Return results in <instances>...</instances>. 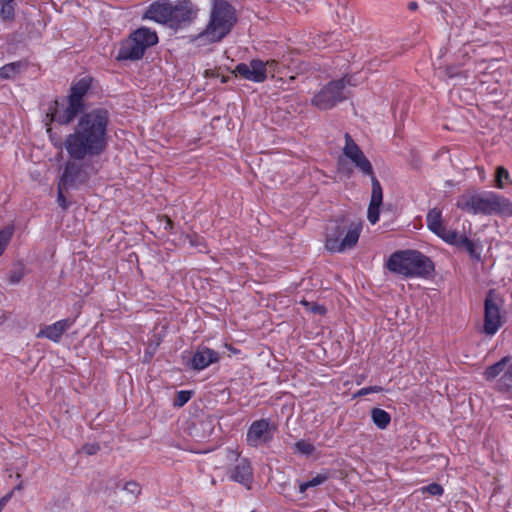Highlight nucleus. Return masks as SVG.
<instances>
[{
  "label": "nucleus",
  "mask_w": 512,
  "mask_h": 512,
  "mask_svg": "<svg viewBox=\"0 0 512 512\" xmlns=\"http://www.w3.org/2000/svg\"><path fill=\"white\" fill-rule=\"evenodd\" d=\"M501 324L500 309L495 302L493 293L490 291L485 299L483 332L492 336L498 331Z\"/></svg>",
  "instance_id": "obj_13"
},
{
  "label": "nucleus",
  "mask_w": 512,
  "mask_h": 512,
  "mask_svg": "<svg viewBox=\"0 0 512 512\" xmlns=\"http://www.w3.org/2000/svg\"><path fill=\"white\" fill-rule=\"evenodd\" d=\"M108 123L109 112L105 108H95L81 113L73 132L107 141Z\"/></svg>",
  "instance_id": "obj_7"
},
{
  "label": "nucleus",
  "mask_w": 512,
  "mask_h": 512,
  "mask_svg": "<svg viewBox=\"0 0 512 512\" xmlns=\"http://www.w3.org/2000/svg\"><path fill=\"white\" fill-rule=\"evenodd\" d=\"M230 477L232 480L249 487L253 478L252 468L249 461L245 458L238 459L236 465L231 471Z\"/></svg>",
  "instance_id": "obj_22"
},
{
  "label": "nucleus",
  "mask_w": 512,
  "mask_h": 512,
  "mask_svg": "<svg viewBox=\"0 0 512 512\" xmlns=\"http://www.w3.org/2000/svg\"><path fill=\"white\" fill-rule=\"evenodd\" d=\"M170 27H178L192 22L197 15V8L189 0L178 1L172 4Z\"/></svg>",
  "instance_id": "obj_15"
},
{
  "label": "nucleus",
  "mask_w": 512,
  "mask_h": 512,
  "mask_svg": "<svg viewBox=\"0 0 512 512\" xmlns=\"http://www.w3.org/2000/svg\"><path fill=\"white\" fill-rule=\"evenodd\" d=\"M124 489L125 491H127L128 493L132 494L134 497H136L137 495L140 494L141 492V487L138 483L134 482V481H129L125 484L124 486Z\"/></svg>",
  "instance_id": "obj_37"
},
{
  "label": "nucleus",
  "mask_w": 512,
  "mask_h": 512,
  "mask_svg": "<svg viewBox=\"0 0 512 512\" xmlns=\"http://www.w3.org/2000/svg\"><path fill=\"white\" fill-rule=\"evenodd\" d=\"M0 18L5 23H11L15 19L14 0H0Z\"/></svg>",
  "instance_id": "obj_26"
},
{
  "label": "nucleus",
  "mask_w": 512,
  "mask_h": 512,
  "mask_svg": "<svg viewBox=\"0 0 512 512\" xmlns=\"http://www.w3.org/2000/svg\"><path fill=\"white\" fill-rule=\"evenodd\" d=\"M266 64V74L271 73L274 76V73L278 71V62L275 60H269L264 62Z\"/></svg>",
  "instance_id": "obj_38"
},
{
  "label": "nucleus",
  "mask_w": 512,
  "mask_h": 512,
  "mask_svg": "<svg viewBox=\"0 0 512 512\" xmlns=\"http://www.w3.org/2000/svg\"><path fill=\"white\" fill-rule=\"evenodd\" d=\"M236 21L234 8L227 1L215 0L204 34L211 42H219L230 33Z\"/></svg>",
  "instance_id": "obj_5"
},
{
  "label": "nucleus",
  "mask_w": 512,
  "mask_h": 512,
  "mask_svg": "<svg viewBox=\"0 0 512 512\" xmlns=\"http://www.w3.org/2000/svg\"><path fill=\"white\" fill-rule=\"evenodd\" d=\"M381 391H382V387H380V386H371V387H365V388L360 389L357 392V395L358 396H363V395H367V394L372 393V392H381Z\"/></svg>",
  "instance_id": "obj_39"
},
{
  "label": "nucleus",
  "mask_w": 512,
  "mask_h": 512,
  "mask_svg": "<svg viewBox=\"0 0 512 512\" xmlns=\"http://www.w3.org/2000/svg\"><path fill=\"white\" fill-rule=\"evenodd\" d=\"M347 84H350V79L346 77L329 82L312 98V104L321 110L331 109L346 99Z\"/></svg>",
  "instance_id": "obj_8"
},
{
  "label": "nucleus",
  "mask_w": 512,
  "mask_h": 512,
  "mask_svg": "<svg viewBox=\"0 0 512 512\" xmlns=\"http://www.w3.org/2000/svg\"><path fill=\"white\" fill-rule=\"evenodd\" d=\"M273 432L274 428L270 425L268 420H256L250 425L247 431V443L252 447L266 444L272 439Z\"/></svg>",
  "instance_id": "obj_12"
},
{
  "label": "nucleus",
  "mask_w": 512,
  "mask_h": 512,
  "mask_svg": "<svg viewBox=\"0 0 512 512\" xmlns=\"http://www.w3.org/2000/svg\"><path fill=\"white\" fill-rule=\"evenodd\" d=\"M343 153L364 175L373 174V168L370 161L348 133L345 134V146L343 148Z\"/></svg>",
  "instance_id": "obj_11"
},
{
  "label": "nucleus",
  "mask_w": 512,
  "mask_h": 512,
  "mask_svg": "<svg viewBox=\"0 0 512 512\" xmlns=\"http://www.w3.org/2000/svg\"><path fill=\"white\" fill-rule=\"evenodd\" d=\"M130 36L145 50L158 42L156 32L146 27L138 28Z\"/></svg>",
  "instance_id": "obj_23"
},
{
  "label": "nucleus",
  "mask_w": 512,
  "mask_h": 512,
  "mask_svg": "<svg viewBox=\"0 0 512 512\" xmlns=\"http://www.w3.org/2000/svg\"><path fill=\"white\" fill-rule=\"evenodd\" d=\"M68 188H70V187L61 185V182H59L57 201H58L59 206L62 207L63 209H66L68 207V203L63 195V190H67Z\"/></svg>",
  "instance_id": "obj_36"
},
{
  "label": "nucleus",
  "mask_w": 512,
  "mask_h": 512,
  "mask_svg": "<svg viewBox=\"0 0 512 512\" xmlns=\"http://www.w3.org/2000/svg\"><path fill=\"white\" fill-rule=\"evenodd\" d=\"M100 449L99 445L97 444H91V445H85L83 447V450L85 451L86 454L88 455H93L95 453H97V451Z\"/></svg>",
  "instance_id": "obj_40"
},
{
  "label": "nucleus",
  "mask_w": 512,
  "mask_h": 512,
  "mask_svg": "<svg viewBox=\"0 0 512 512\" xmlns=\"http://www.w3.org/2000/svg\"><path fill=\"white\" fill-rule=\"evenodd\" d=\"M74 323V320L67 318L57 321L51 325L42 328L38 333V338H47L53 342H59L63 333Z\"/></svg>",
  "instance_id": "obj_20"
},
{
  "label": "nucleus",
  "mask_w": 512,
  "mask_h": 512,
  "mask_svg": "<svg viewBox=\"0 0 512 512\" xmlns=\"http://www.w3.org/2000/svg\"><path fill=\"white\" fill-rule=\"evenodd\" d=\"M446 242L467 251L471 257H475L477 259L479 258V255L476 253L473 241L468 239L466 236L459 234L457 231H455V238Z\"/></svg>",
  "instance_id": "obj_24"
},
{
  "label": "nucleus",
  "mask_w": 512,
  "mask_h": 512,
  "mask_svg": "<svg viewBox=\"0 0 512 512\" xmlns=\"http://www.w3.org/2000/svg\"><path fill=\"white\" fill-rule=\"evenodd\" d=\"M166 224L169 228H172V221L168 217H166Z\"/></svg>",
  "instance_id": "obj_44"
},
{
  "label": "nucleus",
  "mask_w": 512,
  "mask_h": 512,
  "mask_svg": "<svg viewBox=\"0 0 512 512\" xmlns=\"http://www.w3.org/2000/svg\"><path fill=\"white\" fill-rule=\"evenodd\" d=\"M91 79L88 77L81 78L70 88V94L67 97V105L60 104L55 100L46 114V124L57 122L61 125L71 123L79 113H83L84 103L83 97L90 89Z\"/></svg>",
  "instance_id": "obj_1"
},
{
  "label": "nucleus",
  "mask_w": 512,
  "mask_h": 512,
  "mask_svg": "<svg viewBox=\"0 0 512 512\" xmlns=\"http://www.w3.org/2000/svg\"><path fill=\"white\" fill-rule=\"evenodd\" d=\"M14 234L13 226H6L2 230H0V256L6 250L8 244L10 243L12 236Z\"/></svg>",
  "instance_id": "obj_29"
},
{
  "label": "nucleus",
  "mask_w": 512,
  "mask_h": 512,
  "mask_svg": "<svg viewBox=\"0 0 512 512\" xmlns=\"http://www.w3.org/2000/svg\"><path fill=\"white\" fill-rule=\"evenodd\" d=\"M12 496V492L6 494L5 496H3L1 499H0V512L3 511V509L5 508L6 504L8 503V501L10 500Z\"/></svg>",
  "instance_id": "obj_41"
},
{
  "label": "nucleus",
  "mask_w": 512,
  "mask_h": 512,
  "mask_svg": "<svg viewBox=\"0 0 512 512\" xmlns=\"http://www.w3.org/2000/svg\"><path fill=\"white\" fill-rule=\"evenodd\" d=\"M483 376L487 381L495 380L498 377L495 390L512 396V363L510 356H505L488 366L484 370Z\"/></svg>",
  "instance_id": "obj_9"
},
{
  "label": "nucleus",
  "mask_w": 512,
  "mask_h": 512,
  "mask_svg": "<svg viewBox=\"0 0 512 512\" xmlns=\"http://www.w3.org/2000/svg\"><path fill=\"white\" fill-rule=\"evenodd\" d=\"M25 68L26 64L22 61L8 63L0 68V78L13 79Z\"/></svg>",
  "instance_id": "obj_25"
},
{
  "label": "nucleus",
  "mask_w": 512,
  "mask_h": 512,
  "mask_svg": "<svg viewBox=\"0 0 512 512\" xmlns=\"http://www.w3.org/2000/svg\"><path fill=\"white\" fill-rule=\"evenodd\" d=\"M93 160H73L66 162L61 176V185L73 187L85 183L91 174L97 171Z\"/></svg>",
  "instance_id": "obj_10"
},
{
  "label": "nucleus",
  "mask_w": 512,
  "mask_h": 512,
  "mask_svg": "<svg viewBox=\"0 0 512 512\" xmlns=\"http://www.w3.org/2000/svg\"><path fill=\"white\" fill-rule=\"evenodd\" d=\"M422 493H429L433 496H441L444 492L443 487L438 483H432L420 489Z\"/></svg>",
  "instance_id": "obj_34"
},
{
  "label": "nucleus",
  "mask_w": 512,
  "mask_h": 512,
  "mask_svg": "<svg viewBox=\"0 0 512 512\" xmlns=\"http://www.w3.org/2000/svg\"><path fill=\"white\" fill-rule=\"evenodd\" d=\"M457 207L471 214H497L502 217L512 215V202L492 192L464 195L458 200Z\"/></svg>",
  "instance_id": "obj_3"
},
{
  "label": "nucleus",
  "mask_w": 512,
  "mask_h": 512,
  "mask_svg": "<svg viewBox=\"0 0 512 512\" xmlns=\"http://www.w3.org/2000/svg\"><path fill=\"white\" fill-rule=\"evenodd\" d=\"M428 228L444 241H451L455 238V230H449L442 224V213L439 209H431L426 216Z\"/></svg>",
  "instance_id": "obj_17"
},
{
  "label": "nucleus",
  "mask_w": 512,
  "mask_h": 512,
  "mask_svg": "<svg viewBox=\"0 0 512 512\" xmlns=\"http://www.w3.org/2000/svg\"><path fill=\"white\" fill-rule=\"evenodd\" d=\"M371 417L373 423L380 429H385L391 421L390 414L381 408H373Z\"/></svg>",
  "instance_id": "obj_27"
},
{
  "label": "nucleus",
  "mask_w": 512,
  "mask_h": 512,
  "mask_svg": "<svg viewBox=\"0 0 512 512\" xmlns=\"http://www.w3.org/2000/svg\"><path fill=\"white\" fill-rule=\"evenodd\" d=\"M417 7H418V5H417V3H416V2H410V3L408 4V9H409V10H411V11L416 10V9H417Z\"/></svg>",
  "instance_id": "obj_43"
},
{
  "label": "nucleus",
  "mask_w": 512,
  "mask_h": 512,
  "mask_svg": "<svg viewBox=\"0 0 512 512\" xmlns=\"http://www.w3.org/2000/svg\"><path fill=\"white\" fill-rule=\"evenodd\" d=\"M145 49L131 36L122 43L117 60H138L143 57Z\"/></svg>",
  "instance_id": "obj_21"
},
{
  "label": "nucleus",
  "mask_w": 512,
  "mask_h": 512,
  "mask_svg": "<svg viewBox=\"0 0 512 512\" xmlns=\"http://www.w3.org/2000/svg\"><path fill=\"white\" fill-rule=\"evenodd\" d=\"M509 179V172L507 169H505L502 166H499L496 169V175H495V185L498 188H504V180Z\"/></svg>",
  "instance_id": "obj_31"
},
{
  "label": "nucleus",
  "mask_w": 512,
  "mask_h": 512,
  "mask_svg": "<svg viewBox=\"0 0 512 512\" xmlns=\"http://www.w3.org/2000/svg\"><path fill=\"white\" fill-rule=\"evenodd\" d=\"M234 73L243 79L260 83L266 79V64L262 60L253 59L249 64L239 63Z\"/></svg>",
  "instance_id": "obj_14"
},
{
  "label": "nucleus",
  "mask_w": 512,
  "mask_h": 512,
  "mask_svg": "<svg viewBox=\"0 0 512 512\" xmlns=\"http://www.w3.org/2000/svg\"><path fill=\"white\" fill-rule=\"evenodd\" d=\"M361 224L347 217L330 221L326 228L325 247L331 252H344L354 247L359 239Z\"/></svg>",
  "instance_id": "obj_4"
},
{
  "label": "nucleus",
  "mask_w": 512,
  "mask_h": 512,
  "mask_svg": "<svg viewBox=\"0 0 512 512\" xmlns=\"http://www.w3.org/2000/svg\"><path fill=\"white\" fill-rule=\"evenodd\" d=\"M370 176L372 182V192L367 212V218L371 224H375L379 220V209L383 201V190L378 179L373 174Z\"/></svg>",
  "instance_id": "obj_19"
},
{
  "label": "nucleus",
  "mask_w": 512,
  "mask_h": 512,
  "mask_svg": "<svg viewBox=\"0 0 512 512\" xmlns=\"http://www.w3.org/2000/svg\"><path fill=\"white\" fill-rule=\"evenodd\" d=\"M219 360V353L207 347H199L189 360L188 365L193 370H203L210 364L216 363Z\"/></svg>",
  "instance_id": "obj_18"
},
{
  "label": "nucleus",
  "mask_w": 512,
  "mask_h": 512,
  "mask_svg": "<svg viewBox=\"0 0 512 512\" xmlns=\"http://www.w3.org/2000/svg\"><path fill=\"white\" fill-rule=\"evenodd\" d=\"M329 479L328 473H321L314 476L311 480L308 481V485L310 488L319 486L326 482Z\"/></svg>",
  "instance_id": "obj_35"
},
{
  "label": "nucleus",
  "mask_w": 512,
  "mask_h": 512,
  "mask_svg": "<svg viewBox=\"0 0 512 512\" xmlns=\"http://www.w3.org/2000/svg\"><path fill=\"white\" fill-rule=\"evenodd\" d=\"M107 144V141L72 132L65 137L63 147L73 160H94L105 152Z\"/></svg>",
  "instance_id": "obj_6"
},
{
  "label": "nucleus",
  "mask_w": 512,
  "mask_h": 512,
  "mask_svg": "<svg viewBox=\"0 0 512 512\" xmlns=\"http://www.w3.org/2000/svg\"><path fill=\"white\" fill-rule=\"evenodd\" d=\"M171 8L172 3L168 0L155 1L148 7L143 18L170 26L172 13Z\"/></svg>",
  "instance_id": "obj_16"
},
{
  "label": "nucleus",
  "mask_w": 512,
  "mask_h": 512,
  "mask_svg": "<svg viewBox=\"0 0 512 512\" xmlns=\"http://www.w3.org/2000/svg\"><path fill=\"white\" fill-rule=\"evenodd\" d=\"M26 274L25 266L23 263H16L13 268L7 273V280L10 284H18Z\"/></svg>",
  "instance_id": "obj_28"
},
{
  "label": "nucleus",
  "mask_w": 512,
  "mask_h": 512,
  "mask_svg": "<svg viewBox=\"0 0 512 512\" xmlns=\"http://www.w3.org/2000/svg\"><path fill=\"white\" fill-rule=\"evenodd\" d=\"M300 304H302L307 310L311 311L314 314L323 315L326 313V308L324 306L318 305L313 302H308L305 299L301 300Z\"/></svg>",
  "instance_id": "obj_32"
},
{
  "label": "nucleus",
  "mask_w": 512,
  "mask_h": 512,
  "mask_svg": "<svg viewBox=\"0 0 512 512\" xmlns=\"http://www.w3.org/2000/svg\"><path fill=\"white\" fill-rule=\"evenodd\" d=\"M294 451L309 456L315 451V447L308 441L299 440L294 444Z\"/></svg>",
  "instance_id": "obj_30"
},
{
  "label": "nucleus",
  "mask_w": 512,
  "mask_h": 512,
  "mask_svg": "<svg viewBox=\"0 0 512 512\" xmlns=\"http://www.w3.org/2000/svg\"><path fill=\"white\" fill-rule=\"evenodd\" d=\"M192 392L191 391H179L176 394V397L174 399V406L182 407L184 406L191 398Z\"/></svg>",
  "instance_id": "obj_33"
},
{
  "label": "nucleus",
  "mask_w": 512,
  "mask_h": 512,
  "mask_svg": "<svg viewBox=\"0 0 512 512\" xmlns=\"http://www.w3.org/2000/svg\"><path fill=\"white\" fill-rule=\"evenodd\" d=\"M386 267L389 271L404 277L427 278L434 272L431 259L416 250H403L393 253Z\"/></svg>",
  "instance_id": "obj_2"
},
{
  "label": "nucleus",
  "mask_w": 512,
  "mask_h": 512,
  "mask_svg": "<svg viewBox=\"0 0 512 512\" xmlns=\"http://www.w3.org/2000/svg\"><path fill=\"white\" fill-rule=\"evenodd\" d=\"M308 488H310L308 485V481L299 484L300 493H304Z\"/></svg>",
  "instance_id": "obj_42"
}]
</instances>
